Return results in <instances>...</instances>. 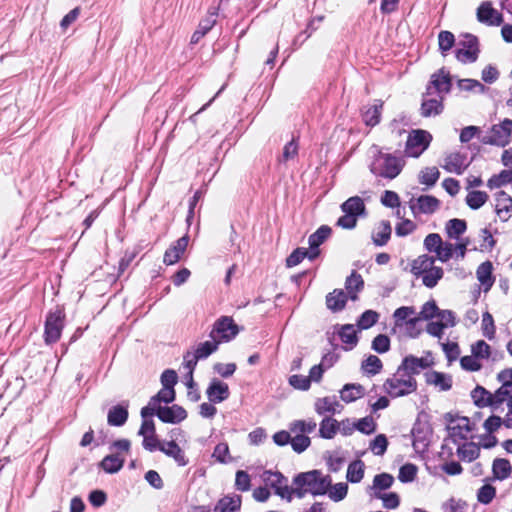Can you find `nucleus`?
<instances>
[{"label": "nucleus", "mask_w": 512, "mask_h": 512, "mask_svg": "<svg viewBox=\"0 0 512 512\" xmlns=\"http://www.w3.org/2000/svg\"><path fill=\"white\" fill-rule=\"evenodd\" d=\"M413 447L416 451L424 450L428 445V428L420 425L414 426L412 429Z\"/></svg>", "instance_id": "obj_30"}, {"label": "nucleus", "mask_w": 512, "mask_h": 512, "mask_svg": "<svg viewBox=\"0 0 512 512\" xmlns=\"http://www.w3.org/2000/svg\"><path fill=\"white\" fill-rule=\"evenodd\" d=\"M444 271L441 267H432L430 270L421 275L422 283L428 287L433 288L437 285L438 281L442 279Z\"/></svg>", "instance_id": "obj_36"}, {"label": "nucleus", "mask_w": 512, "mask_h": 512, "mask_svg": "<svg viewBox=\"0 0 512 512\" xmlns=\"http://www.w3.org/2000/svg\"><path fill=\"white\" fill-rule=\"evenodd\" d=\"M444 98L440 96H427V93L424 95L422 105H421V114L424 117H430L438 115L443 110V101Z\"/></svg>", "instance_id": "obj_20"}, {"label": "nucleus", "mask_w": 512, "mask_h": 512, "mask_svg": "<svg viewBox=\"0 0 512 512\" xmlns=\"http://www.w3.org/2000/svg\"><path fill=\"white\" fill-rule=\"evenodd\" d=\"M435 259L433 256L423 254L413 260L411 264V272L416 277H420L425 272L434 267Z\"/></svg>", "instance_id": "obj_23"}, {"label": "nucleus", "mask_w": 512, "mask_h": 512, "mask_svg": "<svg viewBox=\"0 0 512 512\" xmlns=\"http://www.w3.org/2000/svg\"><path fill=\"white\" fill-rule=\"evenodd\" d=\"M466 222L462 219H451L446 224V232L449 238L458 239L466 231Z\"/></svg>", "instance_id": "obj_37"}, {"label": "nucleus", "mask_w": 512, "mask_h": 512, "mask_svg": "<svg viewBox=\"0 0 512 512\" xmlns=\"http://www.w3.org/2000/svg\"><path fill=\"white\" fill-rule=\"evenodd\" d=\"M391 225L388 221H382L377 229L373 232L372 238L373 242L377 246L385 245L391 236Z\"/></svg>", "instance_id": "obj_31"}, {"label": "nucleus", "mask_w": 512, "mask_h": 512, "mask_svg": "<svg viewBox=\"0 0 512 512\" xmlns=\"http://www.w3.org/2000/svg\"><path fill=\"white\" fill-rule=\"evenodd\" d=\"M241 507V498L238 495L221 498L215 508V512H238Z\"/></svg>", "instance_id": "obj_25"}, {"label": "nucleus", "mask_w": 512, "mask_h": 512, "mask_svg": "<svg viewBox=\"0 0 512 512\" xmlns=\"http://www.w3.org/2000/svg\"><path fill=\"white\" fill-rule=\"evenodd\" d=\"M496 212L499 217L507 219L512 211V198L509 194L504 191L496 193Z\"/></svg>", "instance_id": "obj_22"}, {"label": "nucleus", "mask_w": 512, "mask_h": 512, "mask_svg": "<svg viewBox=\"0 0 512 512\" xmlns=\"http://www.w3.org/2000/svg\"><path fill=\"white\" fill-rule=\"evenodd\" d=\"M471 352L478 359H486L490 356V346L484 340H478L472 344Z\"/></svg>", "instance_id": "obj_57"}, {"label": "nucleus", "mask_w": 512, "mask_h": 512, "mask_svg": "<svg viewBox=\"0 0 512 512\" xmlns=\"http://www.w3.org/2000/svg\"><path fill=\"white\" fill-rule=\"evenodd\" d=\"M382 368V362L381 360L375 356L370 355L366 360L362 363V369L365 373L368 374H376L378 373Z\"/></svg>", "instance_id": "obj_54"}, {"label": "nucleus", "mask_w": 512, "mask_h": 512, "mask_svg": "<svg viewBox=\"0 0 512 512\" xmlns=\"http://www.w3.org/2000/svg\"><path fill=\"white\" fill-rule=\"evenodd\" d=\"M394 482V478L392 475L387 473H382L379 475H376L373 480V486L371 487V490L375 493L377 490H385L391 487V485Z\"/></svg>", "instance_id": "obj_49"}, {"label": "nucleus", "mask_w": 512, "mask_h": 512, "mask_svg": "<svg viewBox=\"0 0 512 512\" xmlns=\"http://www.w3.org/2000/svg\"><path fill=\"white\" fill-rule=\"evenodd\" d=\"M364 463L360 460L352 462L347 469V480L351 483H358L364 476Z\"/></svg>", "instance_id": "obj_39"}, {"label": "nucleus", "mask_w": 512, "mask_h": 512, "mask_svg": "<svg viewBox=\"0 0 512 512\" xmlns=\"http://www.w3.org/2000/svg\"><path fill=\"white\" fill-rule=\"evenodd\" d=\"M479 453V445L471 441H464L454 446V454L462 461L471 462L479 456Z\"/></svg>", "instance_id": "obj_19"}, {"label": "nucleus", "mask_w": 512, "mask_h": 512, "mask_svg": "<svg viewBox=\"0 0 512 512\" xmlns=\"http://www.w3.org/2000/svg\"><path fill=\"white\" fill-rule=\"evenodd\" d=\"M310 445V438L308 436L302 434H295L293 438H291V446L294 451L301 453L306 450Z\"/></svg>", "instance_id": "obj_61"}, {"label": "nucleus", "mask_w": 512, "mask_h": 512, "mask_svg": "<svg viewBox=\"0 0 512 512\" xmlns=\"http://www.w3.org/2000/svg\"><path fill=\"white\" fill-rule=\"evenodd\" d=\"M494 477L498 480H504L511 474V464L503 458L495 459L492 465Z\"/></svg>", "instance_id": "obj_35"}, {"label": "nucleus", "mask_w": 512, "mask_h": 512, "mask_svg": "<svg viewBox=\"0 0 512 512\" xmlns=\"http://www.w3.org/2000/svg\"><path fill=\"white\" fill-rule=\"evenodd\" d=\"M512 181V171L503 170L499 174L492 176L487 183L490 189L499 188Z\"/></svg>", "instance_id": "obj_45"}, {"label": "nucleus", "mask_w": 512, "mask_h": 512, "mask_svg": "<svg viewBox=\"0 0 512 512\" xmlns=\"http://www.w3.org/2000/svg\"><path fill=\"white\" fill-rule=\"evenodd\" d=\"M378 313L373 310L365 311L358 320V326L360 329H368L372 327L378 320Z\"/></svg>", "instance_id": "obj_56"}, {"label": "nucleus", "mask_w": 512, "mask_h": 512, "mask_svg": "<svg viewBox=\"0 0 512 512\" xmlns=\"http://www.w3.org/2000/svg\"><path fill=\"white\" fill-rule=\"evenodd\" d=\"M442 242V238L439 234L431 233L426 236L424 240V246L429 252L436 254Z\"/></svg>", "instance_id": "obj_64"}, {"label": "nucleus", "mask_w": 512, "mask_h": 512, "mask_svg": "<svg viewBox=\"0 0 512 512\" xmlns=\"http://www.w3.org/2000/svg\"><path fill=\"white\" fill-rule=\"evenodd\" d=\"M188 236L179 238L173 245H171L165 252L163 261L166 265H173L177 263L181 256L184 254L188 246Z\"/></svg>", "instance_id": "obj_18"}, {"label": "nucleus", "mask_w": 512, "mask_h": 512, "mask_svg": "<svg viewBox=\"0 0 512 512\" xmlns=\"http://www.w3.org/2000/svg\"><path fill=\"white\" fill-rule=\"evenodd\" d=\"M443 512H466L467 504L460 500L451 498L442 506Z\"/></svg>", "instance_id": "obj_59"}, {"label": "nucleus", "mask_w": 512, "mask_h": 512, "mask_svg": "<svg viewBox=\"0 0 512 512\" xmlns=\"http://www.w3.org/2000/svg\"><path fill=\"white\" fill-rule=\"evenodd\" d=\"M158 450L169 457H173L178 463L184 465L182 450L174 441L161 442Z\"/></svg>", "instance_id": "obj_33"}, {"label": "nucleus", "mask_w": 512, "mask_h": 512, "mask_svg": "<svg viewBox=\"0 0 512 512\" xmlns=\"http://www.w3.org/2000/svg\"><path fill=\"white\" fill-rule=\"evenodd\" d=\"M362 386H343L340 391V397L343 401L349 403L363 396Z\"/></svg>", "instance_id": "obj_48"}, {"label": "nucleus", "mask_w": 512, "mask_h": 512, "mask_svg": "<svg viewBox=\"0 0 512 512\" xmlns=\"http://www.w3.org/2000/svg\"><path fill=\"white\" fill-rule=\"evenodd\" d=\"M206 395L209 401L219 403L229 396L228 386H208Z\"/></svg>", "instance_id": "obj_42"}, {"label": "nucleus", "mask_w": 512, "mask_h": 512, "mask_svg": "<svg viewBox=\"0 0 512 512\" xmlns=\"http://www.w3.org/2000/svg\"><path fill=\"white\" fill-rule=\"evenodd\" d=\"M128 417L127 409L122 406H114L108 413V423L113 426L123 425Z\"/></svg>", "instance_id": "obj_38"}, {"label": "nucleus", "mask_w": 512, "mask_h": 512, "mask_svg": "<svg viewBox=\"0 0 512 512\" xmlns=\"http://www.w3.org/2000/svg\"><path fill=\"white\" fill-rule=\"evenodd\" d=\"M218 16V8L213 7L208 10L207 16L202 19L198 25V28L191 37V43L196 44L204 37L216 24Z\"/></svg>", "instance_id": "obj_16"}, {"label": "nucleus", "mask_w": 512, "mask_h": 512, "mask_svg": "<svg viewBox=\"0 0 512 512\" xmlns=\"http://www.w3.org/2000/svg\"><path fill=\"white\" fill-rule=\"evenodd\" d=\"M218 347V343L214 340L205 341L195 348L194 351H188L184 355V361L182 366V374L184 376L185 384L193 383V370L198 360L207 358L211 355Z\"/></svg>", "instance_id": "obj_2"}, {"label": "nucleus", "mask_w": 512, "mask_h": 512, "mask_svg": "<svg viewBox=\"0 0 512 512\" xmlns=\"http://www.w3.org/2000/svg\"><path fill=\"white\" fill-rule=\"evenodd\" d=\"M339 428L338 422L332 418H325L320 424L319 433L322 438H333Z\"/></svg>", "instance_id": "obj_41"}, {"label": "nucleus", "mask_w": 512, "mask_h": 512, "mask_svg": "<svg viewBox=\"0 0 512 512\" xmlns=\"http://www.w3.org/2000/svg\"><path fill=\"white\" fill-rule=\"evenodd\" d=\"M304 258L314 260L316 257H311L310 249L297 248L294 250L286 259V265L288 267H294L298 265Z\"/></svg>", "instance_id": "obj_44"}, {"label": "nucleus", "mask_w": 512, "mask_h": 512, "mask_svg": "<svg viewBox=\"0 0 512 512\" xmlns=\"http://www.w3.org/2000/svg\"><path fill=\"white\" fill-rule=\"evenodd\" d=\"M417 471L416 465L407 463L400 468L398 479L403 483L412 482L416 477Z\"/></svg>", "instance_id": "obj_52"}, {"label": "nucleus", "mask_w": 512, "mask_h": 512, "mask_svg": "<svg viewBox=\"0 0 512 512\" xmlns=\"http://www.w3.org/2000/svg\"><path fill=\"white\" fill-rule=\"evenodd\" d=\"M348 492V485L346 483H337L333 486H329L328 488V496L331 500L338 502L343 500Z\"/></svg>", "instance_id": "obj_50"}, {"label": "nucleus", "mask_w": 512, "mask_h": 512, "mask_svg": "<svg viewBox=\"0 0 512 512\" xmlns=\"http://www.w3.org/2000/svg\"><path fill=\"white\" fill-rule=\"evenodd\" d=\"M437 258L442 262H447L454 256V244L442 242L440 248L436 252Z\"/></svg>", "instance_id": "obj_62"}, {"label": "nucleus", "mask_w": 512, "mask_h": 512, "mask_svg": "<svg viewBox=\"0 0 512 512\" xmlns=\"http://www.w3.org/2000/svg\"><path fill=\"white\" fill-rule=\"evenodd\" d=\"M158 418L164 423L178 424L187 418V412L178 405L161 406Z\"/></svg>", "instance_id": "obj_17"}, {"label": "nucleus", "mask_w": 512, "mask_h": 512, "mask_svg": "<svg viewBox=\"0 0 512 512\" xmlns=\"http://www.w3.org/2000/svg\"><path fill=\"white\" fill-rule=\"evenodd\" d=\"M452 78L450 73L444 68L440 69L436 73L432 74L431 80L427 86V96L436 94L444 98L451 90Z\"/></svg>", "instance_id": "obj_10"}, {"label": "nucleus", "mask_w": 512, "mask_h": 512, "mask_svg": "<svg viewBox=\"0 0 512 512\" xmlns=\"http://www.w3.org/2000/svg\"><path fill=\"white\" fill-rule=\"evenodd\" d=\"M416 311L413 307L403 306L395 310L393 317L396 326H403L411 318H415Z\"/></svg>", "instance_id": "obj_46"}, {"label": "nucleus", "mask_w": 512, "mask_h": 512, "mask_svg": "<svg viewBox=\"0 0 512 512\" xmlns=\"http://www.w3.org/2000/svg\"><path fill=\"white\" fill-rule=\"evenodd\" d=\"M124 457L120 453L106 456L102 462V468L108 473H115L119 471L124 464Z\"/></svg>", "instance_id": "obj_34"}, {"label": "nucleus", "mask_w": 512, "mask_h": 512, "mask_svg": "<svg viewBox=\"0 0 512 512\" xmlns=\"http://www.w3.org/2000/svg\"><path fill=\"white\" fill-rule=\"evenodd\" d=\"M314 406L318 414L335 413L339 403L335 397H323L317 399Z\"/></svg>", "instance_id": "obj_32"}, {"label": "nucleus", "mask_w": 512, "mask_h": 512, "mask_svg": "<svg viewBox=\"0 0 512 512\" xmlns=\"http://www.w3.org/2000/svg\"><path fill=\"white\" fill-rule=\"evenodd\" d=\"M474 427L467 417H461L451 422L448 427V437L444 441L443 448L447 449L451 455L454 454V446L468 441Z\"/></svg>", "instance_id": "obj_3"}, {"label": "nucleus", "mask_w": 512, "mask_h": 512, "mask_svg": "<svg viewBox=\"0 0 512 512\" xmlns=\"http://www.w3.org/2000/svg\"><path fill=\"white\" fill-rule=\"evenodd\" d=\"M294 496L301 499L306 494L324 495L331 484L329 476L323 475L318 470H311L297 474L293 480Z\"/></svg>", "instance_id": "obj_1"}, {"label": "nucleus", "mask_w": 512, "mask_h": 512, "mask_svg": "<svg viewBox=\"0 0 512 512\" xmlns=\"http://www.w3.org/2000/svg\"><path fill=\"white\" fill-rule=\"evenodd\" d=\"M238 333L239 327L234 323L233 319L228 316H222L215 322L210 332V337L219 344L230 341Z\"/></svg>", "instance_id": "obj_9"}, {"label": "nucleus", "mask_w": 512, "mask_h": 512, "mask_svg": "<svg viewBox=\"0 0 512 512\" xmlns=\"http://www.w3.org/2000/svg\"><path fill=\"white\" fill-rule=\"evenodd\" d=\"M511 391L507 386H500L495 394H491L483 386H476L471 392V397L477 406H491L498 409L504 402L508 404Z\"/></svg>", "instance_id": "obj_4"}, {"label": "nucleus", "mask_w": 512, "mask_h": 512, "mask_svg": "<svg viewBox=\"0 0 512 512\" xmlns=\"http://www.w3.org/2000/svg\"><path fill=\"white\" fill-rule=\"evenodd\" d=\"M340 339L343 343L350 345L351 347L356 345L358 339L356 336V331L353 325H344L342 326L339 332Z\"/></svg>", "instance_id": "obj_55"}, {"label": "nucleus", "mask_w": 512, "mask_h": 512, "mask_svg": "<svg viewBox=\"0 0 512 512\" xmlns=\"http://www.w3.org/2000/svg\"><path fill=\"white\" fill-rule=\"evenodd\" d=\"M439 205L440 201L431 195H422L415 202L410 201V208L414 215L418 213L432 214L439 208Z\"/></svg>", "instance_id": "obj_14"}, {"label": "nucleus", "mask_w": 512, "mask_h": 512, "mask_svg": "<svg viewBox=\"0 0 512 512\" xmlns=\"http://www.w3.org/2000/svg\"><path fill=\"white\" fill-rule=\"evenodd\" d=\"M496 495V489L491 484H484L477 492V500L482 504H489Z\"/></svg>", "instance_id": "obj_53"}, {"label": "nucleus", "mask_w": 512, "mask_h": 512, "mask_svg": "<svg viewBox=\"0 0 512 512\" xmlns=\"http://www.w3.org/2000/svg\"><path fill=\"white\" fill-rule=\"evenodd\" d=\"M382 103L375 102L373 105L365 108L362 117L367 126L374 127L380 122Z\"/></svg>", "instance_id": "obj_28"}, {"label": "nucleus", "mask_w": 512, "mask_h": 512, "mask_svg": "<svg viewBox=\"0 0 512 512\" xmlns=\"http://www.w3.org/2000/svg\"><path fill=\"white\" fill-rule=\"evenodd\" d=\"M432 137L424 130H414L408 136L405 152L408 156L419 157L429 146Z\"/></svg>", "instance_id": "obj_11"}, {"label": "nucleus", "mask_w": 512, "mask_h": 512, "mask_svg": "<svg viewBox=\"0 0 512 512\" xmlns=\"http://www.w3.org/2000/svg\"><path fill=\"white\" fill-rule=\"evenodd\" d=\"M460 365L462 369L471 372L478 371L481 368V363L479 362V359L476 358L474 355L462 357L460 359Z\"/></svg>", "instance_id": "obj_63"}, {"label": "nucleus", "mask_w": 512, "mask_h": 512, "mask_svg": "<svg viewBox=\"0 0 512 512\" xmlns=\"http://www.w3.org/2000/svg\"><path fill=\"white\" fill-rule=\"evenodd\" d=\"M477 19L479 22L490 26H499L503 22L502 14L494 9L488 1L481 3L478 7Z\"/></svg>", "instance_id": "obj_13"}, {"label": "nucleus", "mask_w": 512, "mask_h": 512, "mask_svg": "<svg viewBox=\"0 0 512 512\" xmlns=\"http://www.w3.org/2000/svg\"><path fill=\"white\" fill-rule=\"evenodd\" d=\"M469 166L467 156L459 152L448 154L444 160L442 167L449 173L462 174Z\"/></svg>", "instance_id": "obj_15"}, {"label": "nucleus", "mask_w": 512, "mask_h": 512, "mask_svg": "<svg viewBox=\"0 0 512 512\" xmlns=\"http://www.w3.org/2000/svg\"><path fill=\"white\" fill-rule=\"evenodd\" d=\"M455 43L454 35L449 31H441L438 35L439 49L443 55L449 51Z\"/></svg>", "instance_id": "obj_51"}, {"label": "nucleus", "mask_w": 512, "mask_h": 512, "mask_svg": "<svg viewBox=\"0 0 512 512\" xmlns=\"http://www.w3.org/2000/svg\"><path fill=\"white\" fill-rule=\"evenodd\" d=\"M341 209L346 214H351L355 217L365 213V205L363 200L358 197H350L342 205Z\"/></svg>", "instance_id": "obj_27"}, {"label": "nucleus", "mask_w": 512, "mask_h": 512, "mask_svg": "<svg viewBox=\"0 0 512 512\" xmlns=\"http://www.w3.org/2000/svg\"><path fill=\"white\" fill-rule=\"evenodd\" d=\"M375 497L381 499L383 502V506L387 509H395L399 505V496L394 492H375Z\"/></svg>", "instance_id": "obj_58"}, {"label": "nucleus", "mask_w": 512, "mask_h": 512, "mask_svg": "<svg viewBox=\"0 0 512 512\" xmlns=\"http://www.w3.org/2000/svg\"><path fill=\"white\" fill-rule=\"evenodd\" d=\"M512 138V120L505 118L498 124L492 125L481 138L484 144L505 147L510 144Z\"/></svg>", "instance_id": "obj_5"}, {"label": "nucleus", "mask_w": 512, "mask_h": 512, "mask_svg": "<svg viewBox=\"0 0 512 512\" xmlns=\"http://www.w3.org/2000/svg\"><path fill=\"white\" fill-rule=\"evenodd\" d=\"M364 286V281L360 274L356 272H352L349 277H347L345 281V288L347 290V294L350 296L352 300L357 299V292H359Z\"/></svg>", "instance_id": "obj_29"}, {"label": "nucleus", "mask_w": 512, "mask_h": 512, "mask_svg": "<svg viewBox=\"0 0 512 512\" xmlns=\"http://www.w3.org/2000/svg\"><path fill=\"white\" fill-rule=\"evenodd\" d=\"M316 428L314 420H296L290 424V431L293 434L311 433Z\"/></svg>", "instance_id": "obj_43"}, {"label": "nucleus", "mask_w": 512, "mask_h": 512, "mask_svg": "<svg viewBox=\"0 0 512 512\" xmlns=\"http://www.w3.org/2000/svg\"><path fill=\"white\" fill-rule=\"evenodd\" d=\"M347 302V294L342 289H335L326 296L328 309L336 312L342 310Z\"/></svg>", "instance_id": "obj_24"}, {"label": "nucleus", "mask_w": 512, "mask_h": 512, "mask_svg": "<svg viewBox=\"0 0 512 512\" xmlns=\"http://www.w3.org/2000/svg\"><path fill=\"white\" fill-rule=\"evenodd\" d=\"M430 365L427 357H415L413 355L406 356L397 370L398 384H415L413 375L419 374L422 370Z\"/></svg>", "instance_id": "obj_6"}, {"label": "nucleus", "mask_w": 512, "mask_h": 512, "mask_svg": "<svg viewBox=\"0 0 512 512\" xmlns=\"http://www.w3.org/2000/svg\"><path fill=\"white\" fill-rule=\"evenodd\" d=\"M440 173L436 167H427L419 174V182L429 187L433 186L439 179Z\"/></svg>", "instance_id": "obj_47"}, {"label": "nucleus", "mask_w": 512, "mask_h": 512, "mask_svg": "<svg viewBox=\"0 0 512 512\" xmlns=\"http://www.w3.org/2000/svg\"><path fill=\"white\" fill-rule=\"evenodd\" d=\"M388 441L385 435L379 434L371 442L370 449L375 455H383L387 449Z\"/></svg>", "instance_id": "obj_60"}, {"label": "nucleus", "mask_w": 512, "mask_h": 512, "mask_svg": "<svg viewBox=\"0 0 512 512\" xmlns=\"http://www.w3.org/2000/svg\"><path fill=\"white\" fill-rule=\"evenodd\" d=\"M402 170L400 160L389 154H380L371 166V171L383 177L393 179Z\"/></svg>", "instance_id": "obj_8"}, {"label": "nucleus", "mask_w": 512, "mask_h": 512, "mask_svg": "<svg viewBox=\"0 0 512 512\" xmlns=\"http://www.w3.org/2000/svg\"><path fill=\"white\" fill-rule=\"evenodd\" d=\"M63 319L64 315L59 309L48 314L45 322V341L47 343H55L59 340L63 329Z\"/></svg>", "instance_id": "obj_12"}, {"label": "nucleus", "mask_w": 512, "mask_h": 512, "mask_svg": "<svg viewBox=\"0 0 512 512\" xmlns=\"http://www.w3.org/2000/svg\"><path fill=\"white\" fill-rule=\"evenodd\" d=\"M262 479L267 486L274 489L276 495L280 498L291 502L294 497V485L288 484V479L280 472L265 471Z\"/></svg>", "instance_id": "obj_7"}, {"label": "nucleus", "mask_w": 512, "mask_h": 512, "mask_svg": "<svg viewBox=\"0 0 512 512\" xmlns=\"http://www.w3.org/2000/svg\"><path fill=\"white\" fill-rule=\"evenodd\" d=\"M331 228L323 225L309 237V249L311 257H318L319 246L330 236Z\"/></svg>", "instance_id": "obj_21"}, {"label": "nucleus", "mask_w": 512, "mask_h": 512, "mask_svg": "<svg viewBox=\"0 0 512 512\" xmlns=\"http://www.w3.org/2000/svg\"><path fill=\"white\" fill-rule=\"evenodd\" d=\"M478 281L483 285L485 291H488L494 284L492 277V264L489 261L483 262L479 265L476 271Z\"/></svg>", "instance_id": "obj_26"}, {"label": "nucleus", "mask_w": 512, "mask_h": 512, "mask_svg": "<svg viewBox=\"0 0 512 512\" xmlns=\"http://www.w3.org/2000/svg\"><path fill=\"white\" fill-rule=\"evenodd\" d=\"M488 200V194L484 191H470L466 197V203L471 209H479Z\"/></svg>", "instance_id": "obj_40"}]
</instances>
